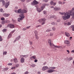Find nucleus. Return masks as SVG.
<instances>
[{"label": "nucleus", "mask_w": 74, "mask_h": 74, "mask_svg": "<svg viewBox=\"0 0 74 74\" xmlns=\"http://www.w3.org/2000/svg\"><path fill=\"white\" fill-rule=\"evenodd\" d=\"M54 8V6H52L51 7V8Z\"/></svg>", "instance_id": "nucleus-60"}, {"label": "nucleus", "mask_w": 74, "mask_h": 74, "mask_svg": "<svg viewBox=\"0 0 74 74\" xmlns=\"http://www.w3.org/2000/svg\"><path fill=\"white\" fill-rule=\"evenodd\" d=\"M65 34L67 37H69L70 36V34L67 32H65Z\"/></svg>", "instance_id": "nucleus-18"}, {"label": "nucleus", "mask_w": 74, "mask_h": 74, "mask_svg": "<svg viewBox=\"0 0 74 74\" xmlns=\"http://www.w3.org/2000/svg\"><path fill=\"white\" fill-rule=\"evenodd\" d=\"M43 14L45 15H47V11L45 10L43 11Z\"/></svg>", "instance_id": "nucleus-34"}, {"label": "nucleus", "mask_w": 74, "mask_h": 74, "mask_svg": "<svg viewBox=\"0 0 74 74\" xmlns=\"http://www.w3.org/2000/svg\"><path fill=\"white\" fill-rule=\"evenodd\" d=\"M45 5H46V4H43L42 5L41 7V8H38L37 9V10L38 12H41L43 11V10L44 9L45 7Z\"/></svg>", "instance_id": "nucleus-2"}, {"label": "nucleus", "mask_w": 74, "mask_h": 74, "mask_svg": "<svg viewBox=\"0 0 74 74\" xmlns=\"http://www.w3.org/2000/svg\"><path fill=\"white\" fill-rule=\"evenodd\" d=\"M14 11L15 12H16V13H17V12H18V10H15Z\"/></svg>", "instance_id": "nucleus-58"}, {"label": "nucleus", "mask_w": 74, "mask_h": 74, "mask_svg": "<svg viewBox=\"0 0 74 74\" xmlns=\"http://www.w3.org/2000/svg\"><path fill=\"white\" fill-rule=\"evenodd\" d=\"M20 38L21 36H18L16 38L17 40H19V38Z\"/></svg>", "instance_id": "nucleus-30"}, {"label": "nucleus", "mask_w": 74, "mask_h": 74, "mask_svg": "<svg viewBox=\"0 0 74 74\" xmlns=\"http://www.w3.org/2000/svg\"><path fill=\"white\" fill-rule=\"evenodd\" d=\"M38 4V2H37L36 0H34L31 3L32 5H37Z\"/></svg>", "instance_id": "nucleus-5"}, {"label": "nucleus", "mask_w": 74, "mask_h": 74, "mask_svg": "<svg viewBox=\"0 0 74 74\" xmlns=\"http://www.w3.org/2000/svg\"><path fill=\"white\" fill-rule=\"evenodd\" d=\"M6 22H7V23H10V21L8 20H6Z\"/></svg>", "instance_id": "nucleus-57"}, {"label": "nucleus", "mask_w": 74, "mask_h": 74, "mask_svg": "<svg viewBox=\"0 0 74 74\" xmlns=\"http://www.w3.org/2000/svg\"><path fill=\"white\" fill-rule=\"evenodd\" d=\"M4 21H3L2 22V24H3V25H4Z\"/></svg>", "instance_id": "nucleus-61"}, {"label": "nucleus", "mask_w": 74, "mask_h": 74, "mask_svg": "<svg viewBox=\"0 0 74 74\" xmlns=\"http://www.w3.org/2000/svg\"><path fill=\"white\" fill-rule=\"evenodd\" d=\"M51 69L52 70H54V69H56V67H51Z\"/></svg>", "instance_id": "nucleus-33"}, {"label": "nucleus", "mask_w": 74, "mask_h": 74, "mask_svg": "<svg viewBox=\"0 0 74 74\" xmlns=\"http://www.w3.org/2000/svg\"><path fill=\"white\" fill-rule=\"evenodd\" d=\"M16 31V30L15 29H14L12 31L11 33V34H12V33H14V32H15V31Z\"/></svg>", "instance_id": "nucleus-44"}, {"label": "nucleus", "mask_w": 74, "mask_h": 74, "mask_svg": "<svg viewBox=\"0 0 74 74\" xmlns=\"http://www.w3.org/2000/svg\"><path fill=\"white\" fill-rule=\"evenodd\" d=\"M12 35V34H11V32H10L9 35L8 36V38H10V37H11Z\"/></svg>", "instance_id": "nucleus-26"}, {"label": "nucleus", "mask_w": 74, "mask_h": 74, "mask_svg": "<svg viewBox=\"0 0 74 74\" xmlns=\"http://www.w3.org/2000/svg\"><path fill=\"white\" fill-rule=\"evenodd\" d=\"M29 44L30 45H32L33 42H32L29 41Z\"/></svg>", "instance_id": "nucleus-48"}, {"label": "nucleus", "mask_w": 74, "mask_h": 74, "mask_svg": "<svg viewBox=\"0 0 74 74\" xmlns=\"http://www.w3.org/2000/svg\"><path fill=\"white\" fill-rule=\"evenodd\" d=\"M12 22H14V23H16V20H14V19H12Z\"/></svg>", "instance_id": "nucleus-37"}, {"label": "nucleus", "mask_w": 74, "mask_h": 74, "mask_svg": "<svg viewBox=\"0 0 74 74\" xmlns=\"http://www.w3.org/2000/svg\"><path fill=\"white\" fill-rule=\"evenodd\" d=\"M22 12L23 13H23H26V12H27V11L25 10L24 9H23L22 10Z\"/></svg>", "instance_id": "nucleus-20"}, {"label": "nucleus", "mask_w": 74, "mask_h": 74, "mask_svg": "<svg viewBox=\"0 0 74 74\" xmlns=\"http://www.w3.org/2000/svg\"><path fill=\"white\" fill-rule=\"evenodd\" d=\"M3 15L6 17H7V16H10V14H6L5 13L3 14Z\"/></svg>", "instance_id": "nucleus-17"}, {"label": "nucleus", "mask_w": 74, "mask_h": 74, "mask_svg": "<svg viewBox=\"0 0 74 74\" xmlns=\"http://www.w3.org/2000/svg\"><path fill=\"white\" fill-rule=\"evenodd\" d=\"M6 53H7V51H5L3 52V55H6Z\"/></svg>", "instance_id": "nucleus-39"}, {"label": "nucleus", "mask_w": 74, "mask_h": 74, "mask_svg": "<svg viewBox=\"0 0 74 74\" xmlns=\"http://www.w3.org/2000/svg\"><path fill=\"white\" fill-rule=\"evenodd\" d=\"M69 60V61L70 60H73V57H70L69 59H68Z\"/></svg>", "instance_id": "nucleus-32"}, {"label": "nucleus", "mask_w": 74, "mask_h": 74, "mask_svg": "<svg viewBox=\"0 0 74 74\" xmlns=\"http://www.w3.org/2000/svg\"><path fill=\"white\" fill-rule=\"evenodd\" d=\"M40 26H41V25H38L36 26V27H37V28L38 27H40Z\"/></svg>", "instance_id": "nucleus-41"}, {"label": "nucleus", "mask_w": 74, "mask_h": 74, "mask_svg": "<svg viewBox=\"0 0 74 74\" xmlns=\"http://www.w3.org/2000/svg\"><path fill=\"white\" fill-rule=\"evenodd\" d=\"M72 11H74V8H73L72 9V10H69L68 12H66L65 13H60V14L64 15L62 16V18L64 20H66L70 18V14L73 12Z\"/></svg>", "instance_id": "nucleus-1"}, {"label": "nucleus", "mask_w": 74, "mask_h": 74, "mask_svg": "<svg viewBox=\"0 0 74 74\" xmlns=\"http://www.w3.org/2000/svg\"><path fill=\"white\" fill-rule=\"evenodd\" d=\"M1 20L2 21H4V20H5V18H4L3 17H2L1 18Z\"/></svg>", "instance_id": "nucleus-40"}, {"label": "nucleus", "mask_w": 74, "mask_h": 74, "mask_svg": "<svg viewBox=\"0 0 74 74\" xmlns=\"http://www.w3.org/2000/svg\"><path fill=\"white\" fill-rule=\"evenodd\" d=\"M38 61V60H36V59L34 61V62H37Z\"/></svg>", "instance_id": "nucleus-52"}, {"label": "nucleus", "mask_w": 74, "mask_h": 74, "mask_svg": "<svg viewBox=\"0 0 74 74\" xmlns=\"http://www.w3.org/2000/svg\"><path fill=\"white\" fill-rule=\"evenodd\" d=\"M30 26H29V27H26V28H27V29H29V28H30Z\"/></svg>", "instance_id": "nucleus-50"}, {"label": "nucleus", "mask_w": 74, "mask_h": 74, "mask_svg": "<svg viewBox=\"0 0 74 74\" xmlns=\"http://www.w3.org/2000/svg\"><path fill=\"white\" fill-rule=\"evenodd\" d=\"M3 9H0V12H2L3 11Z\"/></svg>", "instance_id": "nucleus-56"}, {"label": "nucleus", "mask_w": 74, "mask_h": 74, "mask_svg": "<svg viewBox=\"0 0 74 74\" xmlns=\"http://www.w3.org/2000/svg\"><path fill=\"white\" fill-rule=\"evenodd\" d=\"M58 3L60 4H62V3L61 1H59Z\"/></svg>", "instance_id": "nucleus-54"}, {"label": "nucleus", "mask_w": 74, "mask_h": 74, "mask_svg": "<svg viewBox=\"0 0 74 74\" xmlns=\"http://www.w3.org/2000/svg\"><path fill=\"white\" fill-rule=\"evenodd\" d=\"M51 30L50 29H47L46 30V32H51Z\"/></svg>", "instance_id": "nucleus-38"}, {"label": "nucleus", "mask_w": 74, "mask_h": 74, "mask_svg": "<svg viewBox=\"0 0 74 74\" xmlns=\"http://www.w3.org/2000/svg\"><path fill=\"white\" fill-rule=\"evenodd\" d=\"M4 23H7V21H6V20H5L4 21Z\"/></svg>", "instance_id": "nucleus-59"}, {"label": "nucleus", "mask_w": 74, "mask_h": 74, "mask_svg": "<svg viewBox=\"0 0 74 74\" xmlns=\"http://www.w3.org/2000/svg\"><path fill=\"white\" fill-rule=\"evenodd\" d=\"M70 41H69L68 40H66L65 41V44H69L70 43Z\"/></svg>", "instance_id": "nucleus-27"}, {"label": "nucleus", "mask_w": 74, "mask_h": 74, "mask_svg": "<svg viewBox=\"0 0 74 74\" xmlns=\"http://www.w3.org/2000/svg\"><path fill=\"white\" fill-rule=\"evenodd\" d=\"M35 35H38V31L37 30H35L34 32Z\"/></svg>", "instance_id": "nucleus-28"}, {"label": "nucleus", "mask_w": 74, "mask_h": 74, "mask_svg": "<svg viewBox=\"0 0 74 74\" xmlns=\"http://www.w3.org/2000/svg\"><path fill=\"white\" fill-rule=\"evenodd\" d=\"M2 1L3 4L2 6H4V5H5V1L3 0Z\"/></svg>", "instance_id": "nucleus-21"}, {"label": "nucleus", "mask_w": 74, "mask_h": 74, "mask_svg": "<svg viewBox=\"0 0 74 74\" xmlns=\"http://www.w3.org/2000/svg\"><path fill=\"white\" fill-rule=\"evenodd\" d=\"M21 17V18H18V22H20L21 21H22L23 18H25V16H24V15H23V14H22L20 16Z\"/></svg>", "instance_id": "nucleus-4"}, {"label": "nucleus", "mask_w": 74, "mask_h": 74, "mask_svg": "<svg viewBox=\"0 0 74 74\" xmlns=\"http://www.w3.org/2000/svg\"><path fill=\"white\" fill-rule=\"evenodd\" d=\"M19 66V64H16V67H18Z\"/></svg>", "instance_id": "nucleus-53"}, {"label": "nucleus", "mask_w": 74, "mask_h": 74, "mask_svg": "<svg viewBox=\"0 0 74 74\" xmlns=\"http://www.w3.org/2000/svg\"><path fill=\"white\" fill-rule=\"evenodd\" d=\"M18 13L19 14H20V16L22 15V14L23 15H24L23 14V13H22V9H20L18 10Z\"/></svg>", "instance_id": "nucleus-8"}, {"label": "nucleus", "mask_w": 74, "mask_h": 74, "mask_svg": "<svg viewBox=\"0 0 74 74\" xmlns=\"http://www.w3.org/2000/svg\"><path fill=\"white\" fill-rule=\"evenodd\" d=\"M15 69V67H13L11 68V69H12V70H13V69Z\"/></svg>", "instance_id": "nucleus-51"}, {"label": "nucleus", "mask_w": 74, "mask_h": 74, "mask_svg": "<svg viewBox=\"0 0 74 74\" xmlns=\"http://www.w3.org/2000/svg\"><path fill=\"white\" fill-rule=\"evenodd\" d=\"M61 8H58L56 6H55L54 8V10L55 11H58V10H60Z\"/></svg>", "instance_id": "nucleus-10"}, {"label": "nucleus", "mask_w": 74, "mask_h": 74, "mask_svg": "<svg viewBox=\"0 0 74 74\" xmlns=\"http://www.w3.org/2000/svg\"><path fill=\"white\" fill-rule=\"evenodd\" d=\"M50 18H54V19H56L57 18V17H56V16L53 15V16H51L50 17Z\"/></svg>", "instance_id": "nucleus-22"}, {"label": "nucleus", "mask_w": 74, "mask_h": 74, "mask_svg": "<svg viewBox=\"0 0 74 74\" xmlns=\"http://www.w3.org/2000/svg\"><path fill=\"white\" fill-rule=\"evenodd\" d=\"M50 4L51 5H53L54 6L56 5V2H54L53 1H51L50 2Z\"/></svg>", "instance_id": "nucleus-11"}, {"label": "nucleus", "mask_w": 74, "mask_h": 74, "mask_svg": "<svg viewBox=\"0 0 74 74\" xmlns=\"http://www.w3.org/2000/svg\"><path fill=\"white\" fill-rule=\"evenodd\" d=\"M51 25H57V23L53 22L51 23Z\"/></svg>", "instance_id": "nucleus-25"}, {"label": "nucleus", "mask_w": 74, "mask_h": 74, "mask_svg": "<svg viewBox=\"0 0 74 74\" xmlns=\"http://www.w3.org/2000/svg\"><path fill=\"white\" fill-rule=\"evenodd\" d=\"M43 1H45V3H47L48 1V0H43Z\"/></svg>", "instance_id": "nucleus-42"}, {"label": "nucleus", "mask_w": 74, "mask_h": 74, "mask_svg": "<svg viewBox=\"0 0 74 74\" xmlns=\"http://www.w3.org/2000/svg\"><path fill=\"white\" fill-rule=\"evenodd\" d=\"M10 5V1L8 2L5 6L6 8H8V6Z\"/></svg>", "instance_id": "nucleus-15"}, {"label": "nucleus", "mask_w": 74, "mask_h": 74, "mask_svg": "<svg viewBox=\"0 0 74 74\" xmlns=\"http://www.w3.org/2000/svg\"><path fill=\"white\" fill-rule=\"evenodd\" d=\"M12 61H14V62L15 63H18V59H17L16 58H15L14 59H12L11 60V61L12 62Z\"/></svg>", "instance_id": "nucleus-7"}, {"label": "nucleus", "mask_w": 74, "mask_h": 74, "mask_svg": "<svg viewBox=\"0 0 74 74\" xmlns=\"http://www.w3.org/2000/svg\"><path fill=\"white\" fill-rule=\"evenodd\" d=\"M53 36V34H50V36Z\"/></svg>", "instance_id": "nucleus-63"}, {"label": "nucleus", "mask_w": 74, "mask_h": 74, "mask_svg": "<svg viewBox=\"0 0 74 74\" xmlns=\"http://www.w3.org/2000/svg\"><path fill=\"white\" fill-rule=\"evenodd\" d=\"M46 20V19L45 18H42L41 19L39 20L38 21L39 22H41L42 23V25H43L45 24V21Z\"/></svg>", "instance_id": "nucleus-3"}, {"label": "nucleus", "mask_w": 74, "mask_h": 74, "mask_svg": "<svg viewBox=\"0 0 74 74\" xmlns=\"http://www.w3.org/2000/svg\"><path fill=\"white\" fill-rule=\"evenodd\" d=\"M72 30L73 31H74V25L72 26Z\"/></svg>", "instance_id": "nucleus-46"}, {"label": "nucleus", "mask_w": 74, "mask_h": 74, "mask_svg": "<svg viewBox=\"0 0 74 74\" xmlns=\"http://www.w3.org/2000/svg\"><path fill=\"white\" fill-rule=\"evenodd\" d=\"M31 66L32 67H35V66H36V64H32V65H31Z\"/></svg>", "instance_id": "nucleus-35"}, {"label": "nucleus", "mask_w": 74, "mask_h": 74, "mask_svg": "<svg viewBox=\"0 0 74 74\" xmlns=\"http://www.w3.org/2000/svg\"><path fill=\"white\" fill-rule=\"evenodd\" d=\"M52 29L53 30H55V27H53Z\"/></svg>", "instance_id": "nucleus-55"}, {"label": "nucleus", "mask_w": 74, "mask_h": 74, "mask_svg": "<svg viewBox=\"0 0 74 74\" xmlns=\"http://www.w3.org/2000/svg\"><path fill=\"white\" fill-rule=\"evenodd\" d=\"M38 35H35V37H36V39H39V37L38 36Z\"/></svg>", "instance_id": "nucleus-29"}, {"label": "nucleus", "mask_w": 74, "mask_h": 74, "mask_svg": "<svg viewBox=\"0 0 74 74\" xmlns=\"http://www.w3.org/2000/svg\"><path fill=\"white\" fill-rule=\"evenodd\" d=\"M72 16V18L74 20V11L73 12V13L71 14Z\"/></svg>", "instance_id": "nucleus-23"}, {"label": "nucleus", "mask_w": 74, "mask_h": 74, "mask_svg": "<svg viewBox=\"0 0 74 74\" xmlns=\"http://www.w3.org/2000/svg\"><path fill=\"white\" fill-rule=\"evenodd\" d=\"M71 45H70V44L69 43L67 44V46H68V47H69V46H70Z\"/></svg>", "instance_id": "nucleus-47"}, {"label": "nucleus", "mask_w": 74, "mask_h": 74, "mask_svg": "<svg viewBox=\"0 0 74 74\" xmlns=\"http://www.w3.org/2000/svg\"><path fill=\"white\" fill-rule=\"evenodd\" d=\"M21 58H21L20 60L21 63H22L25 62V59L23 58V57H22Z\"/></svg>", "instance_id": "nucleus-14"}, {"label": "nucleus", "mask_w": 74, "mask_h": 74, "mask_svg": "<svg viewBox=\"0 0 74 74\" xmlns=\"http://www.w3.org/2000/svg\"><path fill=\"white\" fill-rule=\"evenodd\" d=\"M47 69H48V67L47 66H44L42 68V70H43V71L46 70H47Z\"/></svg>", "instance_id": "nucleus-12"}, {"label": "nucleus", "mask_w": 74, "mask_h": 74, "mask_svg": "<svg viewBox=\"0 0 74 74\" xmlns=\"http://www.w3.org/2000/svg\"><path fill=\"white\" fill-rule=\"evenodd\" d=\"M8 66H11V65H12V64L11 63H9L8 64Z\"/></svg>", "instance_id": "nucleus-45"}, {"label": "nucleus", "mask_w": 74, "mask_h": 74, "mask_svg": "<svg viewBox=\"0 0 74 74\" xmlns=\"http://www.w3.org/2000/svg\"><path fill=\"white\" fill-rule=\"evenodd\" d=\"M52 46L53 47H51V48H53L54 47L56 48H59V46H55L54 45V44H53V45H52Z\"/></svg>", "instance_id": "nucleus-24"}, {"label": "nucleus", "mask_w": 74, "mask_h": 74, "mask_svg": "<svg viewBox=\"0 0 74 74\" xmlns=\"http://www.w3.org/2000/svg\"><path fill=\"white\" fill-rule=\"evenodd\" d=\"M54 71H56L55 70H52L51 69H49L47 71V72L49 73H51L54 72Z\"/></svg>", "instance_id": "nucleus-9"}, {"label": "nucleus", "mask_w": 74, "mask_h": 74, "mask_svg": "<svg viewBox=\"0 0 74 74\" xmlns=\"http://www.w3.org/2000/svg\"><path fill=\"white\" fill-rule=\"evenodd\" d=\"M8 26H10V28H11V29H12V28H14V27H15L14 25L13 24H9L8 25Z\"/></svg>", "instance_id": "nucleus-13"}, {"label": "nucleus", "mask_w": 74, "mask_h": 74, "mask_svg": "<svg viewBox=\"0 0 74 74\" xmlns=\"http://www.w3.org/2000/svg\"><path fill=\"white\" fill-rule=\"evenodd\" d=\"M27 30V29L25 28H24L22 29V30H23V31H25V30Z\"/></svg>", "instance_id": "nucleus-43"}, {"label": "nucleus", "mask_w": 74, "mask_h": 74, "mask_svg": "<svg viewBox=\"0 0 74 74\" xmlns=\"http://www.w3.org/2000/svg\"><path fill=\"white\" fill-rule=\"evenodd\" d=\"M66 51H67V52L68 53V54H69V53H70V51H69V50H66Z\"/></svg>", "instance_id": "nucleus-49"}, {"label": "nucleus", "mask_w": 74, "mask_h": 74, "mask_svg": "<svg viewBox=\"0 0 74 74\" xmlns=\"http://www.w3.org/2000/svg\"><path fill=\"white\" fill-rule=\"evenodd\" d=\"M27 58L28 57V55H21L20 56V58Z\"/></svg>", "instance_id": "nucleus-16"}, {"label": "nucleus", "mask_w": 74, "mask_h": 74, "mask_svg": "<svg viewBox=\"0 0 74 74\" xmlns=\"http://www.w3.org/2000/svg\"><path fill=\"white\" fill-rule=\"evenodd\" d=\"M48 42L50 46L51 47H52V45H53V44L52 43V42H51V39H49L48 40Z\"/></svg>", "instance_id": "nucleus-6"}, {"label": "nucleus", "mask_w": 74, "mask_h": 74, "mask_svg": "<svg viewBox=\"0 0 74 74\" xmlns=\"http://www.w3.org/2000/svg\"><path fill=\"white\" fill-rule=\"evenodd\" d=\"M30 58V59H33L34 60H35L36 59V57L35 56H32Z\"/></svg>", "instance_id": "nucleus-19"}, {"label": "nucleus", "mask_w": 74, "mask_h": 74, "mask_svg": "<svg viewBox=\"0 0 74 74\" xmlns=\"http://www.w3.org/2000/svg\"><path fill=\"white\" fill-rule=\"evenodd\" d=\"M22 2H24L25 1V0H21Z\"/></svg>", "instance_id": "nucleus-62"}, {"label": "nucleus", "mask_w": 74, "mask_h": 74, "mask_svg": "<svg viewBox=\"0 0 74 74\" xmlns=\"http://www.w3.org/2000/svg\"><path fill=\"white\" fill-rule=\"evenodd\" d=\"M65 24H66V25H71V23L70 22H68V23H65Z\"/></svg>", "instance_id": "nucleus-31"}, {"label": "nucleus", "mask_w": 74, "mask_h": 74, "mask_svg": "<svg viewBox=\"0 0 74 74\" xmlns=\"http://www.w3.org/2000/svg\"><path fill=\"white\" fill-rule=\"evenodd\" d=\"M7 31V29H4L2 30L3 32H5Z\"/></svg>", "instance_id": "nucleus-36"}, {"label": "nucleus", "mask_w": 74, "mask_h": 74, "mask_svg": "<svg viewBox=\"0 0 74 74\" xmlns=\"http://www.w3.org/2000/svg\"><path fill=\"white\" fill-rule=\"evenodd\" d=\"M71 52H73V53H74V50L71 51Z\"/></svg>", "instance_id": "nucleus-64"}]
</instances>
